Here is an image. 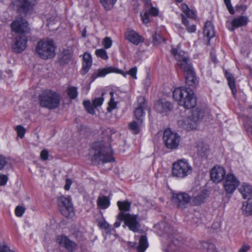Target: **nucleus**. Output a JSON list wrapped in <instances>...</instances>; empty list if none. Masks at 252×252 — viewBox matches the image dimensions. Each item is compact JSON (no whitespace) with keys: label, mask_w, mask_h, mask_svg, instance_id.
<instances>
[{"label":"nucleus","mask_w":252,"mask_h":252,"mask_svg":"<svg viewBox=\"0 0 252 252\" xmlns=\"http://www.w3.org/2000/svg\"><path fill=\"white\" fill-rule=\"evenodd\" d=\"M92 155V159L94 162L103 163L111 162L114 160L113 152L109 145L105 146L102 142L94 143L90 151Z\"/></svg>","instance_id":"1"},{"label":"nucleus","mask_w":252,"mask_h":252,"mask_svg":"<svg viewBox=\"0 0 252 252\" xmlns=\"http://www.w3.org/2000/svg\"><path fill=\"white\" fill-rule=\"evenodd\" d=\"M173 98L178 104L186 109L195 107L196 98L192 91L185 87L176 88L173 92Z\"/></svg>","instance_id":"2"},{"label":"nucleus","mask_w":252,"mask_h":252,"mask_svg":"<svg viewBox=\"0 0 252 252\" xmlns=\"http://www.w3.org/2000/svg\"><path fill=\"white\" fill-rule=\"evenodd\" d=\"M55 49L54 41L46 38L38 42L35 51L41 59L47 60L51 59L55 56Z\"/></svg>","instance_id":"3"},{"label":"nucleus","mask_w":252,"mask_h":252,"mask_svg":"<svg viewBox=\"0 0 252 252\" xmlns=\"http://www.w3.org/2000/svg\"><path fill=\"white\" fill-rule=\"evenodd\" d=\"M38 100L41 106L54 109L59 106L61 98L57 93L51 90H46L39 95Z\"/></svg>","instance_id":"4"},{"label":"nucleus","mask_w":252,"mask_h":252,"mask_svg":"<svg viewBox=\"0 0 252 252\" xmlns=\"http://www.w3.org/2000/svg\"><path fill=\"white\" fill-rule=\"evenodd\" d=\"M203 116V111L199 108H196L192 111L191 115L188 118H182L179 120L178 125L188 130L195 129Z\"/></svg>","instance_id":"5"},{"label":"nucleus","mask_w":252,"mask_h":252,"mask_svg":"<svg viewBox=\"0 0 252 252\" xmlns=\"http://www.w3.org/2000/svg\"><path fill=\"white\" fill-rule=\"evenodd\" d=\"M118 219L124 221L123 227L126 226L130 230L135 233L142 231L137 215L120 212L118 215Z\"/></svg>","instance_id":"6"},{"label":"nucleus","mask_w":252,"mask_h":252,"mask_svg":"<svg viewBox=\"0 0 252 252\" xmlns=\"http://www.w3.org/2000/svg\"><path fill=\"white\" fill-rule=\"evenodd\" d=\"M192 171L190 164L185 159H180L173 164L172 175L179 178H184Z\"/></svg>","instance_id":"7"},{"label":"nucleus","mask_w":252,"mask_h":252,"mask_svg":"<svg viewBox=\"0 0 252 252\" xmlns=\"http://www.w3.org/2000/svg\"><path fill=\"white\" fill-rule=\"evenodd\" d=\"M137 69L136 67H134L131 68L129 71L125 72L122 70L116 68L112 66H108L102 69H98L95 72L96 77H104L108 73L115 72L119 74H122L124 76L126 77V74L129 75L133 79H137L136 73Z\"/></svg>","instance_id":"8"},{"label":"nucleus","mask_w":252,"mask_h":252,"mask_svg":"<svg viewBox=\"0 0 252 252\" xmlns=\"http://www.w3.org/2000/svg\"><path fill=\"white\" fill-rule=\"evenodd\" d=\"M163 139L168 149H176L179 145L180 136L176 132L168 128L164 130Z\"/></svg>","instance_id":"9"},{"label":"nucleus","mask_w":252,"mask_h":252,"mask_svg":"<svg viewBox=\"0 0 252 252\" xmlns=\"http://www.w3.org/2000/svg\"><path fill=\"white\" fill-rule=\"evenodd\" d=\"M11 29L12 32L23 34H27L30 31L28 22L21 17L17 18L12 22Z\"/></svg>","instance_id":"10"},{"label":"nucleus","mask_w":252,"mask_h":252,"mask_svg":"<svg viewBox=\"0 0 252 252\" xmlns=\"http://www.w3.org/2000/svg\"><path fill=\"white\" fill-rule=\"evenodd\" d=\"M239 185V181L232 174H228L223 180V189L226 194H232Z\"/></svg>","instance_id":"11"},{"label":"nucleus","mask_w":252,"mask_h":252,"mask_svg":"<svg viewBox=\"0 0 252 252\" xmlns=\"http://www.w3.org/2000/svg\"><path fill=\"white\" fill-rule=\"evenodd\" d=\"M13 3L20 13H28L32 10L36 0H14Z\"/></svg>","instance_id":"12"},{"label":"nucleus","mask_w":252,"mask_h":252,"mask_svg":"<svg viewBox=\"0 0 252 252\" xmlns=\"http://www.w3.org/2000/svg\"><path fill=\"white\" fill-rule=\"evenodd\" d=\"M62 204L61 211L62 214L66 218L72 217L74 216V210L70 197L62 196L59 199Z\"/></svg>","instance_id":"13"},{"label":"nucleus","mask_w":252,"mask_h":252,"mask_svg":"<svg viewBox=\"0 0 252 252\" xmlns=\"http://www.w3.org/2000/svg\"><path fill=\"white\" fill-rule=\"evenodd\" d=\"M172 200L173 202L181 209L186 208L187 205L191 202L190 197L185 192L173 193Z\"/></svg>","instance_id":"14"},{"label":"nucleus","mask_w":252,"mask_h":252,"mask_svg":"<svg viewBox=\"0 0 252 252\" xmlns=\"http://www.w3.org/2000/svg\"><path fill=\"white\" fill-rule=\"evenodd\" d=\"M57 243L68 252H73L78 249L77 244L64 235H59L56 237Z\"/></svg>","instance_id":"15"},{"label":"nucleus","mask_w":252,"mask_h":252,"mask_svg":"<svg viewBox=\"0 0 252 252\" xmlns=\"http://www.w3.org/2000/svg\"><path fill=\"white\" fill-rule=\"evenodd\" d=\"M27 37L26 34H19L14 39L12 47L16 53H21L24 51L27 46Z\"/></svg>","instance_id":"16"},{"label":"nucleus","mask_w":252,"mask_h":252,"mask_svg":"<svg viewBox=\"0 0 252 252\" xmlns=\"http://www.w3.org/2000/svg\"><path fill=\"white\" fill-rule=\"evenodd\" d=\"M145 97L142 96H139L137 97V106L135 108L134 114L135 118L139 121V124L143 122V118L144 116V109L146 106Z\"/></svg>","instance_id":"17"},{"label":"nucleus","mask_w":252,"mask_h":252,"mask_svg":"<svg viewBox=\"0 0 252 252\" xmlns=\"http://www.w3.org/2000/svg\"><path fill=\"white\" fill-rule=\"evenodd\" d=\"M173 109L171 102L164 100H159L155 104V109L162 115H168Z\"/></svg>","instance_id":"18"},{"label":"nucleus","mask_w":252,"mask_h":252,"mask_svg":"<svg viewBox=\"0 0 252 252\" xmlns=\"http://www.w3.org/2000/svg\"><path fill=\"white\" fill-rule=\"evenodd\" d=\"M225 171L222 167L216 166L210 171V177L214 183H220L225 178Z\"/></svg>","instance_id":"19"},{"label":"nucleus","mask_w":252,"mask_h":252,"mask_svg":"<svg viewBox=\"0 0 252 252\" xmlns=\"http://www.w3.org/2000/svg\"><path fill=\"white\" fill-rule=\"evenodd\" d=\"M171 52L176 60L178 65H182L181 62L189 58L187 53L181 50L179 47L172 48Z\"/></svg>","instance_id":"20"},{"label":"nucleus","mask_w":252,"mask_h":252,"mask_svg":"<svg viewBox=\"0 0 252 252\" xmlns=\"http://www.w3.org/2000/svg\"><path fill=\"white\" fill-rule=\"evenodd\" d=\"M126 38L135 45L144 42V38L134 31H128L126 33Z\"/></svg>","instance_id":"21"},{"label":"nucleus","mask_w":252,"mask_h":252,"mask_svg":"<svg viewBox=\"0 0 252 252\" xmlns=\"http://www.w3.org/2000/svg\"><path fill=\"white\" fill-rule=\"evenodd\" d=\"M207 196V191L203 190L192 196L190 204L193 206L199 205L204 202Z\"/></svg>","instance_id":"22"},{"label":"nucleus","mask_w":252,"mask_h":252,"mask_svg":"<svg viewBox=\"0 0 252 252\" xmlns=\"http://www.w3.org/2000/svg\"><path fill=\"white\" fill-rule=\"evenodd\" d=\"M197 154L201 158H206L209 154V147L208 144L199 142L197 145Z\"/></svg>","instance_id":"23"},{"label":"nucleus","mask_w":252,"mask_h":252,"mask_svg":"<svg viewBox=\"0 0 252 252\" xmlns=\"http://www.w3.org/2000/svg\"><path fill=\"white\" fill-rule=\"evenodd\" d=\"M92 64V59L90 54L85 53L83 56V62L82 68V74H85L90 69Z\"/></svg>","instance_id":"24"},{"label":"nucleus","mask_w":252,"mask_h":252,"mask_svg":"<svg viewBox=\"0 0 252 252\" xmlns=\"http://www.w3.org/2000/svg\"><path fill=\"white\" fill-rule=\"evenodd\" d=\"M148 246V243L146 236L142 235L139 239V244L136 246V243H134L132 246V247H136L138 252H144Z\"/></svg>","instance_id":"25"},{"label":"nucleus","mask_w":252,"mask_h":252,"mask_svg":"<svg viewBox=\"0 0 252 252\" xmlns=\"http://www.w3.org/2000/svg\"><path fill=\"white\" fill-rule=\"evenodd\" d=\"M203 34L205 36L208 38L209 40L215 36L214 28L211 22L207 21L206 22L203 30Z\"/></svg>","instance_id":"26"},{"label":"nucleus","mask_w":252,"mask_h":252,"mask_svg":"<svg viewBox=\"0 0 252 252\" xmlns=\"http://www.w3.org/2000/svg\"><path fill=\"white\" fill-rule=\"evenodd\" d=\"M186 83L189 86H193L197 82V79L195 77V72L192 69L185 72Z\"/></svg>","instance_id":"27"},{"label":"nucleus","mask_w":252,"mask_h":252,"mask_svg":"<svg viewBox=\"0 0 252 252\" xmlns=\"http://www.w3.org/2000/svg\"><path fill=\"white\" fill-rule=\"evenodd\" d=\"M96 203L97 207L100 209H106L110 205V199L106 196H99Z\"/></svg>","instance_id":"28"},{"label":"nucleus","mask_w":252,"mask_h":252,"mask_svg":"<svg viewBox=\"0 0 252 252\" xmlns=\"http://www.w3.org/2000/svg\"><path fill=\"white\" fill-rule=\"evenodd\" d=\"M72 53L68 49H64L62 51L60 58V62L62 64H67L71 60Z\"/></svg>","instance_id":"29"},{"label":"nucleus","mask_w":252,"mask_h":252,"mask_svg":"<svg viewBox=\"0 0 252 252\" xmlns=\"http://www.w3.org/2000/svg\"><path fill=\"white\" fill-rule=\"evenodd\" d=\"M180 244V242L178 239L171 240L164 251L165 252H176L179 250Z\"/></svg>","instance_id":"30"},{"label":"nucleus","mask_w":252,"mask_h":252,"mask_svg":"<svg viewBox=\"0 0 252 252\" xmlns=\"http://www.w3.org/2000/svg\"><path fill=\"white\" fill-rule=\"evenodd\" d=\"M243 213L246 216L252 215V198L249 199L243 203Z\"/></svg>","instance_id":"31"},{"label":"nucleus","mask_w":252,"mask_h":252,"mask_svg":"<svg viewBox=\"0 0 252 252\" xmlns=\"http://www.w3.org/2000/svg\"><path fill=\"white\" fill-rule=\"evenodd\" d=\"M248 22V18L246 16H241L234 19L231 22V25L234 28L245 26Z\"/></svg>","instance_id":"32"},{"label":"nucleus","mask_w":252,"mask_h":252,"mask_svg":"<svg viewBox=\"0 0 252 252\" xmlns=\"http://www.w3.org/2000/svg\"><path fill=\"white\" fill-rule=\"evenodd\" d=\"M239 190L244 199L250 196L252 193V187L246 184H244L239 189Z\"/></svg>","instance_id":"33"},{"label":"nucleus","mask_w":252,"mask_h":252,"mask_svg":"<svg viewBox=\"0 0 252 252\" xmlns=\"http://www.w3.org/2000/svg\"><path fill=\"white\" fill-rule=\"evenodd\" d=\"M225 75L228 81L229 86L234 94L236 92L234 78L233 75L227 71H225Z\"/></svg>","instance_id":"34"},{"label":"nucleus","mask_w":252,"mask_h":252,"mask_svg":"<svg viewBox=\"0 0 252 252\" xmlns=\"http://www.w3.org/2000/svg\"><path fill=\"white\" fill-rule=\"evenodd\" d=\"M156 228H159L161 230V231L163 233L170 234L172 232V228L170 224L162 222L156 225Z\"/></svg>","instance_id":"35"},{"label":"nucleus","mask_w":252,"mask_h":252,"mask_svg":"<svg viewBox=\"0 0 252 252\" xmlns=\"http://www.w3.org/2000/svg\"><path fill=\"white\" fill-rule=\"evenodd\" d=\"M117 205L119 210H120V212L126 213V212H128L129 211L131 203L127 201H119L117 202Z\"/></svg>","instance_id":"36"},{"label":"nucleus","mask_w":252,"mask_h":252,"mask_svg":"<svg viewBox=\"0 0 252 252\" xmlns=\"http://www.w3.org/2000/svg\"><path fill=\"white\" fill-rule=\"evenodd\" d=\"M181 8L183 12L189 18H193L195 17V13L194 12L190 10L188 6L185 4L183 3L181 5Z\"/></svg>","instance_id":"37"},{"label":"nucleus","mask_w":252,"mask_h":252,"mask_svg":"<svg viewBox=\"0 0 252 252\" xmlns=\"http://www.w3.org/2000/svg\"><path fill=\"white\" fill-rule=\"evenodd\" d=\"M182 18V23L187 27V30L189 32H193L196 30V27L194 24L189 25V21L185 18L184 15L182 14L181 15Z\"/></svg>","instance_id":"38"},{"label":"nucleus","mask_w":252,"mask_h":252,"mask_svg":"<svg viewBox=\"0 0 252 252\" xmlns=\"http://www.w3.org/2000/svg\"><path fill=\"white\" fill-rule=\"evenodd\" d=\"M181 63L183 64L182 65L178 66L184 72L188 71L193 68L189 58L186 61H183V62H181Z\"/></svg>","instance_id":"39"},{"label":"nucleus","mask_w":252,"mask_h":252,"mask_svg":"<svg viewBox=\"0 0 252 252\" xmlns=\"http://www.w3.org/2000/svg\"><path fill=\"white\" fill-rule=\"evenodd\" d=\"M67 95L71 99H75L78 95L77 88L75 87H70L67 90Z\"/></svg>","instance_id":"40"},{"label":"nucleus","mask_w":252,"mask_h":252,"mask_svg":"<svg viewBox=\"0 0 252 252\" xmlns=\"http://www.w3.org/2000/svg\"><path fill=\"white\" fill-rule=\"evenodd\" d=\"M128 127L133 134H136L139 132V124L138 123L135 121L132 122L129 124Z\"/></svg>","instance_id":"41"},{"label":"nucleus","mask_w":252,"mask_h":252,"mask_svg":"<svg viewBox=\"0 0 252 252\" xmlns=\"http://www.w3.org/2000/svg\"><path fill=\"white\" fill-rule=\"evenodd\" d=\"M165 39L162 37L160 34L157 32L153 36V41L154 45H158L165 42Z\"/></svg>","instance_id":"42"},{"label":"nucleus","mask_w":252,"mask_h":252,"mask_svg":"<svg viewBox=\"0 0 252 252\" xmlns=\"http://www.w3.org/2000/svg\"><path fill=\"white\" fill-rule=\"evenodd\" d=\"M83 105L86 111L90 114L94 115L95 113L94 109L89 100H85Z\"/></svg>","instance_id":"43"},{"label":"nucleus","mask_w":252,"mask_h":252,"mask_svg":"<svg viewBox=\"0 0 252 252\" xmlns=\"http://www.w3.org/2000/svg\"><path fill=\"white\" fill-rule=\"evenodd\" d=\"M95 53L97 57L100 58L103 60H107L108 59L107 53L103 49L96 50Z\"/></svg>","instance_id":"44"},{"label":"nucleus","mask_w":252,"mask_h":252,"mask_svg":"<svg viewBox=\"0 0 252 252\" xmlns=\"http://www.w3.org/2000/svg\"><path fill=\"white\" fill-rule=\"evenodd\" d=\"M15 129L17 132L18 136L21 138H22L24 136L26 132L25 128L22 126L19 125L16 126Z\"/></svg>","instance_id":"45"},{"label":"nucleus","mask_w":252,"mask_h":252,"mask_svg":"<svg viewBox=\"0 0 252 252\" xmlns=\"http://www.w3.org/2000/svg\"><path fill=\"white\" fill-rule=\"evenodd\" d=\"M141 16L144 24H148L150 21V14L148 11L141 13Z\"/></svg>","instance_id":"46"},{"label":"nucleus","mask_w":252,"mask_h":252,"mask_svg":"<svg viewBox=\"0 0 252 252\" xmlns=\"http://www.w3.org/2000/svg\"><path fill=\"white\" fill-rule=\"evenodd\" d=\"M111 98L109 102V107L108 108V111H110V109H113L115 108L116 103L114 101V93L113 92H111L110 93Z\"/></svg>","instance_id":"47"},{"label":"nucleus","mask_w":252,"mask_h":252,"mask_svg":"<svg viewBox=\"0 0 252 252\" xmlns=\"http://www.w3.org/2000/svg\"><path fill=\"white\" fill-rule=\"evenodd\" d=\"M102 43L105 49H108L111 47L112 41L110 37H106L103 39Z\"/></svg>","instance_id":"48"},{"label":"nucleus","mask_w":252,"mask_h":252,"mask_svg":"<svg viewBox=\"0 0 252 252\" xmlns=\"http://www.w3.org/2000/svg\"><path fill=\"white\" fill-rule=\"evenodd\" d=\"M8 160L7 158L2 155H0V171L2 170L7 164Z\"/></svg>","instance_id":"49"},{"label":"nucleus","mask_w":252,"mask_h":252,"mask_svg":"<svg viewBox=\"0 0 252 252\" xmlns=\"http://www.w3.org/2000/svg\"><path fill=\"white\" fill-rule=\"evenodd\" d=\"M25 211V208L24 207L18 206L15 209V215L18 217H21L22 216Z\"/></svg>","instance_id":"50"},{"label":"nucleus","mask_w":252,"mask_h":252,"mask_svg":"<svg viewBox=\"0 0 252 252\" xmlns=\"http://www.w3.org/2000/svg\"><path fill=\"white\" fill-rule=\"evenodd\" d=\"M103 101V98L102 97L95 98L93 101V105L95 108H96L101 106L102 104Z\"/></svg>","instance_id":"51"},{"label":"nucleus","mask_w":252,"mask_h":252,"mask_svg":"<svg viewBox=\"0 0 252 252\" xmlns=\"http://www.w3.org/2000/svg\"><path fill=\"white\" fill-rule=\"evenodd\" d=\"M98 226L102 229L107 230L109 229V224L104 220H100L98 222Z\"/></svg>","instance_id":"52"},{"label":"nucleus","mask_w":252,"mask_h":252,"mask_svg":"<svg viewBox=\"0 0 252 252\" xmlns=\"http://www.w3.org/2000/svg\"><path fill=\"white\" fill-rule=\"evenodd\" d=\"M251 246L245 243L240 248L238 252H248Z\"/></svg>","instance_id":"53"},{"label":"nucleus","mask_w":252,"mask_h":252,"mask_svg":"<svg viewBox=\"0 0 252 252\" xmlns=\"http://www.w3.org/2000/svg\"><path fill=\"white\" fill-rule=\"evenodd\" d=\"M8 180V177L5 175H0V186H4Z\"/></svg>","instance_id":"54"},{"label":"nucleus","mask_w":252,"mask_h":252,"mask_svg":"<svg viewBox=\"0 0 252 252\" xmlns=\"http://www.w3.org/2000/svg\"><path fill=\"white\" fill-rule=\"evenodd\" d=\"M49 153L46 150H42L40 153V158L43 160H46L48 158Z\"/></svg>","instance_id":"55"},{"label":"nucleus","mask_w":252,"mask_h":252,"mask_svg":"<svg viewBox=\"0 0 252 252\" xmlns=\"http://www.w3.org/2000/svg\"><path fill=\"white\" fill-rule=\"evenodd\" d=\"M0 252H16L6 245L0 246Z\"/></svg>","instance_id":"56"},{"label":"nucleus","mask_w":252,"mask_h":252,"mask_svg":"<svg viewBox=\"0 0 252 252\" xmlns=\"http://www.w3.org/2000/svg\"><path fill=\"white\" fill-rule=\"evenodd\" d=\"M111 0H100V2L104 6V8L108 10L110 9V7L109 5V2H110Z\"/></svg>","instance_id":"57"},{"label":"nucleus","mask_w":252,"mask_h":252,"mask_svg":"<svg viewBox=\"0 0 252 252\" xmlns=\"http://www.w3.org/2000/svg\"><path fill=\"white\" fill-rule=\"evenodd\" d=\"M244 125L246 128V130L248 132L252 134V126L248 122H245Z\"/></svg>","instance_id":"58"},{"label":"nucleus","mask_w":252,"mask_h":252,"mask_svg":"<svg viewBox=\"0 0 252 252\" xmlns=\"http://www.w3.org/2000/svg\"><path fill=\"white\" fill-rule=\"evenodd\" d=\"M206 245H207V252H216V248L214 245L212 244H206Z\"/></svg>","instance_id":"59"},{"label":"nucleus","mask_w":252,"mask_h":252,"mask_svg":"<svg viewBox=\"0 0 252 252\" xmlns=\"http://www.w3.org/2000/svg\"><path fill=\"white\" fill-rule=\"evenodd\" d=\"M150 14H151L153 16H157L158 13V9L155 7H151L148 11Z\"/></svg>","instance_id":"60"},{"label":"nucleus","mask_w":252,"mask_h":252,"mask_svg":"<svg viewBox=\"0 0 252 252\" xmlns=\"http://www.w3.org/2000/svg\"><path fill=\"white\" fill-rule=\"evenodd\" d=\"M72 184V181L69 179H66L65 185L64 186V189L66 190H68L70 189V187Z\"/></svg>","instance_id":"61"},{"label":"nucleus","mask_w":252,"mask_h":252,"mask_svg":"<svg viewBox=\"0 0 252 252\" xmlns=\"http://www.w3.org/2000/svg\"><path fill=\"white\" fill-rule=\"evenodd\" d=\"M144 85L146 87H149L151 84V80H150V76L148 74L147 75V76L146 78L145 79L144 82H143Z\"/></svg>","instance_id":"62"},{"label":"nucleus","mask_w":252,"mask_h":252,"mask_svg":"<svg viewBox=\"0 0 252 252\" xmlns=\"http://www.w3.org/2000/svg\"><path fill=\"white\" fill-rule=\"evenodd\" d=\"M226 7H227L228 10L229 11V13L231 14H234L235 13V11L233 8V7L231 5V4L226 5Z\"/></svg>","instance_id":"63"},{"label":"nucleus","mask_w":252,"mask_h":252,"mask_svg":"<svg viewBox=\"0 0 252 252\" xmlns=\"http://www.w3.org/2000/svg\"><path fill=\"white\" fill-rule=\"evenodd\" d=\"M117 220H118V221H116L114 224V225L115 227H118L120 226L121 225V221H123V220H119L118 219V216L117 217Z\"/></svg>","instance_id":"64"}]
</instances>
